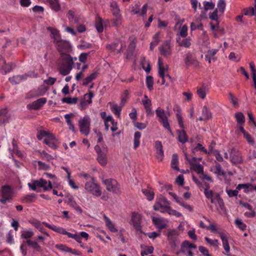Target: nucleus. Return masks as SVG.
<instances>
[{"label": "nucleus", "instance_id": "nucleus-1", "mask_svg": "<svg viewBox=\"0 0 256 256\" xmlns=\"http://www.w3.org/2000/svg\"><path fill=\"white\" fill-rule=\"evenodd\" d=\"M58 43L60 58L64 62L61 64L59 72L60 74L65 76L70 74L74 64L72 58L68 54L72 51V47L68 42L60 40Z\"/></svg>", "mask_w": 256, "mask_h": 256}, {"label": "nucleus", "instance_id": "nucleus-2", "mask_svg": "<svg viewBox=\"0 0 256 256\" xmlns=\"http://www.w3.org/2000/svg\"><path fill=\"white\" fill-rule=\"evenodd\" d=\"M186 159L191 166L190 170H194L198 174L202 175L200 176V178H201L202 180H206L212 182H213V180L210 176H207L206 174H204V166L202 164L199 163L193 162L192 160L188 158L187 156H186Z\"/></svg>", "mask_w": 256, "mask_h": 256}, {"label": "nucleus", "instance_id": "nucleus-3", "mask_svg": "<svg viewBox=\"0 0 256 256\" xmlns=\"http://www.w3.org/2000/svg\"><path fill=\"white\" fill-rule=\"evenodd\" d=\"M102 182L106 185V188L108 191L116 194H120V185L116 180L108 178L103 180Z\"/></svg>", "mask_w": 256, "mask_h": 256}, {"label": "nucleus", "instance_id": "nucleus-4", "mask_svg": "<svg viewBox=\"0 0 256 256\" xmlns=\"http://www.w3.org/2000/svg\"><path fill=\"white\" fill-rule=\"evenodd\" d=\"M80 130L82 134L87 136L90 131V118L88 116H84L78 121Z\"/></svg>", "mask_w": 256, "mask_h": 256}, {"label": "nucleus", "instance_id": "nucleus-5", "mask_svg": "<svg viewBox=\"0 0 256 256\" xmlns=\"http://www.w3.org/2000/svg\"><path fill=\"white\" fill-rule=\"evenodd\" d=\"M84 188L89 192L96 196H100L102 194L100 186L94 182V178H92V181L86 183Z\"/></svg>", "mask_w": 256, "mask_h": 256}, {"label": "nucleus", "instance_id": "nucleus-6", "mask_svg": "<svg viewBox=\"0 0 256 256\" xmlns=\"http://www.w3.org/2000/svg\"><path fill=\"white\" fill-rule=\"evenodd\" d=\"M156 114L157 117L158 118L159 122L162 124L164 127H169V122H168V118L164 110L158 107L156 110Z\"/></svg>", "mask_w": 256, "mask_h": 256}, {"label": "nucleus", "instance_id": "nucleus-7", "mask_svg": "<svg viewBox=\"0 0 256 256\" xmlns=\"http://www.w3.org/2000/svg\"><path fill=\"white\" fill-rule=\"evenodd\" d=\"M94 150L97 153V160L102 166H105L107 164L108 160L106 154L103 152L98 145L94 146Z\"/></svg>", "mask_w": 256, "mask_h": 256}, {"label": "nucleus", "instance_id": "nucleus-8", "mask_svg": "<svg viewBox=\"0 0 256 256\" xmlns=\"http://www.w3.org/2000/svg\"><path fill=\"white\" fill-rule=\"evenodd\" d=\"M142 216L138 212H132V222L133 226L136 231H140Z\"/></svg>", "mask_w": 256, "mask_h": 256}, {"label": "nucleus", "instance_id": "nucleus-9", "mask_svg": "<svg viewBox=\"0 0 256 256\" xmlns=\"http://www.w3.org/2000/svg\"><path fill=\"white\" fill-rule=\"evenodd\" d=\"M160 52L164 56H170L172 54V48L170 42L168 40L164 41L159 47Z\"/></svg>", "mask_w": 256, "mask_h": 256}, {"label": "nucleus", "instance_id": "nucleus-10", "mask_svg": "<svg viewBox=\"0 0 256 256\" xmlns=\"http://www.w3.org/2000/svg\"><path fill=\"white\" fill-rule=\"evenodd\" d=\"M46 102V98H40L27 106L29 110H36L40 109Z\"/></svg>", "mask_w": 256, "mask_h": 256}, {"label": "nucleus", "instance_id": "nucleus-11", "mask_svg": "<svg viewBox=\"0 0 256 256\" xmlns=\"http://www.w3.org/2000/svg\"><path fill=\"white\" fill-rule=\"evenodd\" d=\"M184 62L186 67L191 66H193L196 68L199 67V62L193 58L192 54L190 52L186 54Z\"/></svg>", "mask_w": 256, "mask_h": 256}, {"label": "nucleus", "instance_id": "nucleus-12", "mask_svg": "<svg viewBox=\"0 0 256 256\" xmlns=\"http://www.w3.org/2000/svg\"><path fill=\"white\" fill-rule=\"evenodd\" d=\"M155 148L156 150V157L160 162H162L164 159V152L163 146L161 142L156 140L155 142Z\"/></svg>", "mask_w": 256, "mask_h": 256}, {"label": "nucleus", "instance_id": "nucleus-13", "mask_svg": "<svg viewBox=\"0 0 256 256\" xmlns=\"http://www.w3.org/2000/svg\"><path fill=\"white\" fill-rule=\"evenodd\" d=\"M55 246L57 249L59 250L68 252H70L72 254L76 256H81L82 254L80 251L76 250V249H72V248L67 246L65 244H56V245Z\"/></svg>", "mask_w": 256, "mask_h": 256}, {"label": "nucleus", "instance_id": "nucleus-14", "mask_svg": "<svg viewBox=\"0 0 256 256\" xmlns=\"http://www.w3.org/2000/svg\"><path fill=\"white\" fill-rule=\"evenodd\" d=\"M160 206L161 208H164V210H161L162 212H167L170 215L175 216L176 217H180L182 216L181 213L177 212L176 210H173L168 206H164L162 204H160V202L157 203Z\"/></svg>", "mask_w": 256, "mask_h": 256}, {"label": "nucleus", "instance_id": "nucleus-15", "mask_svg": "<svg viewBox=\"0 0 256 256\" xmlns=\"http://www.w3.org/2000/svg\"><path fill=\"white\" fill-rule=\"evenodd\" d=\"M230 158L231 162L234 164H240L242 161L240 154L234 149L230 152Z\"/></svg>", "mask_w": 256, "mask_h": 256}, {"label": "nucleus", "instance_id": "nucleus-16", "mask_svg": "<svg viewBox=\"0 0 256 256\" xmlns=\"http://www.w3.org/2000/svg\"><path fill=\"white\" fill-rule=\"evenodd\" d=\"M48 90V88L46 86L42 85L40 86L38 89L32 90L30 92V96L34 97L43 96L45 94Z\"/></svg>", "mask_w": 256, "mask_h": 256}, {"label": "nucleus", "instance_id": "nucleus-17", "mask_svg": "<svg viewBox=\"0 0 256 256\" xmlns=\"http://www.w3.org/2000/svg\"><path fill=\"white\" fill-rule=\"evenodd\" d=\"M184 38V39L181 40L180 36H177L176 38V42L180 47L189 48L191 46L192 38L190 36Z\"/></svg>", "mask_w": 256, "mask_h": 256}, {"label": "nucleus", "instance_id": "nucleus-18", "mask_svg": "<svg viewBox=\"0 0 256 256\" xmlns=\"http://www.w3.org/2000/svg\"><path fill=\"white\" fill-rule=\"evenodd\" d=\"M218 234H219V236L222 240L223 247H224V248L226 252L227 253L230 252V247L229 246V244H228V240L226 235L224 233L222 232H218Z\"/></svg>", "mask_w": 256, "mask_h": 256}, {"label": "nucleus", "instance_id": "nucleus-19", "mask_svg": "<svg viewBox=\"0 0 256 256\" xmlns=\"http://www.w3.org/2000/svg\"><path fill=\"white\" fill-rule=\"evenodd\" d=\"M152 221L156 227L160 230L167 227V224L163 222L161 218L153 217Z\"/></svg>", "mask_w": 256, "mask_h": 256}, {"label": "nucleus", "instance_id": "nucleus-20", "mask_svg": "<svg viewBox=\"0 0 256 256\" xmlns=\"http://www.w3.org/2000/svg\"><path fill=\"white\" fill-rule=\"evenodd\" d=\"M119 42H114L111 44H108L106 45V48L108 50H111L112 52H114L117 54L121 53L122 51L123 45L122 44H120V49H117V48L119 46Z\"/></svg>", "mask_w": 256, "mask_h": 256}, {"label": "nucleus", "instance_id": "nucleus-21", "mask_svg": "<svg viewBox=\"0 0 256 256\" xmlns=\"http://www.w3.org/2000/svg\"><path fill=\"white\" fill-rule=\"evenodd\" d=\"M49 4L50 8L56 12L60 11L61 6L59 2V0H46Z\"/></svg>", "mask_w": 256, "mask_h": 256}, {"label": "nucleus", "instance_id": "nucleus-22", "mask_svg": "<svg viewBox=\"0 0 256 256\" xmlns=\"http://www.w3.org/2000/svg\"><path fill=\"white\" fill-rule=\"evenodd\" d=\"M176 132L178 134V140L180 142L184 144L188 141V136L184 129L177 130Z\"/></svg>", "mask_w": 256, "mask_h": 256}, {"label": "nucleus", "instance_id": "nucleus-23", "mask_svg": "<svg viewBox=\"0 0 256 256\" xmlns=\"http://www.w3.org/2000/svg\"><path fill=\"white\" fill-rule=\"evenodd\" d=\"M1 193L2 196L12 197V190L10 186L7 184L4 185L2 187Z\"/></svg>", "mask_w": 256, "mask_h": 256}, {"label": "nucleus", "instance_id": "nucleus-24", "mask_svg": "<svg viewBox=\"0 0 256 256\" xmlns=\"http://www.w3.org/2000/svg\"><path fill=\"white\" fill-rule=\"evenodd\" d=\"M98 74L96 72L91 74L89 76L84 79L82 84V86H87L90 82L96 78Z\"/></svg>", "mask_w": 256, "mask_h": 256}, {"label": "nucleus", "instance_id": "nucleus-25", "mask_svg": "<svg viewBox=\"0 0 256 256\" xmlns=\"http://www.w3.org/2000/svg\"><path fill=\"white\" fill-rule=\"evenodd\" d=\"M160 32H157L152 37V41L150 44V50H153L154 48L156 47L160 42Z\"/></svg>", "mask_w": 256, "mask_h": 256}, {"label": "nucleus", "instance_id": "nucleus-26", "mask_svg": "<svg viewBox=\"0 0 256 256\" xmlns=\"http://www.w3.org/2000/svg\"><path fill=\"white\" fill-rule=\"evenodd\" d=\"M158 74L160 77H164V72L165 70H168V66H166V68H164L163 66V64L160 58H158Z\"/></svg>", "mask_w": 256, "mask_h": 256}, {"label": "nucleus", "instance_id": "nucleus-27", "mask_svg": "<svg viewBox=\"0 0 256 256\" xmlns=\"http://www.w3.org/2000/svg\"><path fill=\"white\" fill-rule=\"evenodd\" d=\"M26 242L29 246L32 248L34 250L38 252H42V248L41 246L36 242L32 241L30 240H28L26 241Z\"/></svg>", "mask_w": 256, "mask_h": 256}, {"label": "nucleus", "instance_id": "nucleus-28", "mask_svg": "<svg viewBox=\"0 0 256 256\" xmlns=\"http://www.w3.org/2000/svg\"><path fill=\"white\" fill-rule=\"evenodd\" d=\"M135 48L136 44L134 42H132L128 46L126 52L125 53L126 58L128 59L132 56Z\"/></svg>", "mask_w": 256, "mask_h": 256}, {"label": "nucleus", "instance_id": "nucleus-29", "mask_svg": "<svg viewBox=\"0 0 256 256\" xmlns=\"http://www.w3.org/2000/svg\"><path fill=\"white\" fill-rule=\"evenodd\" d=\"M178 156L176 154H174L172 156V162H171V167L172 169L179 171L180 169L178 166Z\"/></svg>", "mask_w": 256, "mask_h": 256}, {"label": "nucleus", "instance_id": "nucleus-30", "mask_svg": "<svg viewBox=\"0 0 256 256\" xmlns=\"http://www.w3.org/2000/svg\"><path fill=\"white\" fill-rule=\"evenodd\" d=\"M111 10L114 16H118L120 15V8L118 5L117 2L116 1H113L110 3Z\"/></svg>", "mask_w": 256, "mask_h": 256}, {"label": "nucleus", "instance_id": "nucleus-31", "mask_svg": "<svg viewBox=\"0 0 256 256\" xmlns=\"http://www.w3.org/2000/svg\"><path fill=\"white\" fill-rule=\"evenodd\" d=\"M242 15L252 16L256 15V9L254 7H248L244 8L242 11Z\"/></svg>", "mask_w": 256, "mask_h": 256}, {"label": "nucleus", "instance_id": "nucleus-32", "mask_svg": "<svg viewBox=\"0 0 256 256\" xmlns=\"http://www.w3.org/2000/svg\"><path fill=\"white\" fill-rule=\"evenodd\" d=\"M104 220L106 222V226L108 228V229L112 232H114L118 231V230L114 228V225L110 220L109 218L106 217L105 215L104 216Z\"/></svg>", "mask_w": 256, "mask_h": 256}, {"label": "nucleus", "instance_id": "nucleus-33", "mask_svg": "<svg viewBox=\"0 0 256 256\" xmlns=\"http://www.w3.org/2000/svg\"><path fill=\"white\" fill-rule=\"evenodd\" d=\"M95 26L97 31L99 33L103 32L104 27L102 24V20L100 16H97L96 18Z\"/></svg>", "mask_w": 256, "mask_h": 256}, {"label": "nucleus", "instance_id": "nucleus-34", "mask_svg": "<svg viewBox=\"0 0 256 256\" xmlns=\"http://www.w3.org/2000/svg\"><path fill=\"white\" fill-rule=\"evenodd\" d=\"M141 136V134L139 132H136L134 134V148L136 150L139 146L140 144V138Z\"/></svg>", "mask_w": 256, "mask_h": 256}, {"label": "nucleus", "instance_id": "nucleus-35", "mask_svg": "<svg viewBox=\"0 0 256 256\" xmlns=\"http://www.w3.org/2000/svg\"><path fill=\"white\" fill-rule=\"evenodd\" d=\"M36 187L42 188L44 190H48V188L46 186L47 181L43 178H40L39 180H34Z\"/></svg>", "mask_w": 256, "mask_h": 256}, {"label": "nucleus", "instance_id": "nucleus-36", "mask_svg": "<svg viewBox=\"0 0 256 256\" xmlns=\"http://www.w3.org/2000/svg\"><path fill=\"white\" fill-rule=\"evenodd\" d=\"M48 29L50 30L51 34L52 35V38H54L55 41H56L57 42H58L60 40V34L59 32L56 30L50 27L48 28Z\"/></svg>", "mask_w": 256, "mask_h": 256}, {"label": "nucleus", "instance_id": "nucleus-37", "mask_svg": "<svg viewBox=\"0 0 256 256\" xmlns=\"http://www.w3.org/2000/svg\"><path fill=\"white\" fill-rule=\"evenodd\" d=\"M234 117L238 124H244L245 122V117L242 112L235 114Z\"/></svg>", "mask_w": 256, "mask_h": 256}, {"label": "nucleus", "instance_id": "nucleus-38", "mask_svg": "<svg viewBox=\"0 0 256 256\" xmlns=\"http://www.w3.org/2000/svg\"><path fill=\"white\" fill-rule=\"evenodd\" d=\"M142 192L143 194L146 196L148 200L149 201L152 200L154 198V193L150 190L142 189Z\"/></svg>", "mask_w": 256, "mask_h": 256}, {"label": "nucleus", "instance_id": "nucleus-39", "mask_svg": "<svg viewBox=\"0 0 256 256\" xmlns=\"http://www.w3.org/2000/svg\"><path fill=\"white\" fill-rule=\"evenodd\" d=\"M234 223L239 229L242 230V231H244L246 230V225L244 224L241 220L237 218L235 220Z\"/></svg>", "mask_w": 256, "mask_h": 256}, {"label": "nucleus", "instance_id": "nucleus-40", "mask_svg": "<svg viewBox=\"0 0 256 256\" xmlns=\"http://www.w3.org/2000/svg\"><path fill=\"white\" fill-rule=\"evenodd\" d=\"M40 156L43 159L46 160L48 162L50 161L51 160L56 158V155L54 157H53L50 154L46 152L44 150L40 152Z\"/></svg>", "mask_w": 256, "mask_h": 256}, {"label": "nucleus", "instance_id": "nucleus-41", "mask_svg": "<svg viewBox=\"0 0 256 256\" xmlns=\"http://www.w3.org/2000/svg\"><path fill=\"white\" fill-rule=\"evenodd\" d=\"M218 8H216L212 13L209 16V18L212 20H215L217 22L218 27L219 22L218 21Z\"/></svg>", "mask_w": 256, "mask_h": 256}, {"label": "nucleus", "instance_id": "nucleus-42", "mask_svg": "<svg viewBox=\"0 0 256 256\" xmlns=\"http://www.w3.org/2000/svg\"><path fill=\"white\" fill-rule=\"evenodd\" d=\"M202 114L206 120L212 117L211 112L206 106H203Z\"/></svg>", "mask_w": 256, "mask_h": 256}, {"label": "nucleus", "instance_id": "nucleus-43", "mask_svg": "<svg viewBox=\"0 0 256 256\" xmlns=\"http://www.w3.org/2000/svg\"><path fill=\"white\" fill-rule=\"evenodd\" d=\"M146 84L148 88L150 90H152L153 89V78L151 76H148L146 78Z\"/></svg>", "mask_w": 256, "mask_h": 256}, {"label": "nucleus", "instance_id": "nucleus-44", "mask_svg": "<svg viewBox=\"0 0 256 256\" xmlns=\"http://www.w3.org/2000/svg\"><path fill=\"white\" fill-rule=\"evenodd\" d=\"M204 9L205 11H208L209 10H213L214 8L215 5L214 4L210 2H206L204 1L203 2Z\"/></svg>", "mask_w": 256, "mask_h": 256}, {"label": "nucleus", "instance_id": "nucleus-45", "mask_svg": "<svg viewBox=\"0 0 256 256\" xmlns=\"http://www.w3.org/2000/svg\"><path fill=\"white\" fill-rule=\"evenodd\" d=\"M22 78L23 77L22 76H16L10 78L9 80L12 84H18L22 81Z\"/></svg>", "mask_w": 256, "mask_h": 256}, {"label": "nucleus", "instance_id": "nucleus-46", "mask_svg": "<svg viewBox=\"0 0 256 256\" xmlns=\"http://www.w3.org/2000/svg\"><path fill=\"white\" fill-rule=\"evenodd\" d=\"M14 66H15L12 62L8 63V64H6L2 68L4 71V74L10 72Z\"/></svg>", "mask_w": 256, "mask_h": 256}, {"label": "nucleus", "instance_id": "nucleus-47", "mask_svg": "<svg viewBox=\"0 0 256 256\" xmlns=\"http://www.w3.org/2000/svg\"><path fill=\"white\" fill-rule=\"evenodd\" d=\"M226 2L224 0H219L218 3V10L223 13L225 10L226 8Z\"/></svg>", "mask_w": 256, "mask_h": 256}, {"label": "nucleus", "instance_id": "nucleus-48", "mask_svg": "<svg viewBox=\"0 0 256 256\" xmlns=\"http://www.w3.org/2000/svg\"><path fill=\"white\" fill-rule=\"evenodd\" d=\"M216 171L214 173L219 175L224 176L226 172L222 169V166L220 164H217L215 166Z\"/></svg>", "mask_w": 256, "mask_h": 256}, {"label": "nucleus", "instance_id": "nucleus-49", "mask_svg": "<svg viewBox=\"0 0 256 256\" xmlns=\"http://www.w3.org/2000/svg\"><path fill=\"white\" fill-rule=\"evenodd\" d=\"M62 102H66L68 104H76L78 101L77 98H72L70 97L68 98H64L62 99Z\"/></svg>", "mask_w": 256, "mask_h": 256}, {"label": "nucleus", "instance_id": "nucleus-50", "mask_svg": "<svg viewBox=\"0 0 256 256\" xmlns=\"http://www.w3.org/2000/svg\"><path fill=\"white\" fill-rule=\"evenodd\" d=\"M68 236V238H74L80 244L82 243L81 236L77 234H72L69 232Z\"/></svg>", "mask_w": 256, "mask_h": 256}, {"label": "nucleus", "instance_id": "nucleus-51", "mask_svg": "<svg viewBox=\"0 0 256 256\" xmlns=\"http://www.w3.org/2000/svg\"><path fill=\"white\" fill-rule=\"evenodd\" d=\"M215 198L217 201L218 204L221 210L224 208V202L223 200L220 197L219 194H216Z\"/></svg>", "mask_w": 256, "mask_h": 256}, {"label": "nucleus", "instance_id": "nucleus-52", "mask_svg": "<svg viewBox=\"0 0 256 256\" xmlns=\"http://www.w3.org/2000/svg\"><path fill=\"white\" fill-rule=\"evenodd\" d=\"M176 116L177 118L178 122L179 124V126L182 129L184 128V124L183 122V118L182 116V114L180 112H178L176 114Z\"/></svg>", "mask_w": 256, "mask_h": 256}, {"label": "nucleus", "instance_id": "nucleus-53", "mask_svg": "<svg viewBox=\"0 0 256 256\" xmlns=\"http://www.w3.org/2000/svg\"><path fill=\"white\" fill-rule=\"evenodd\" d=\"M44 142L54 150H56L58 148V146L55 144L54 141H50L48 139H44Z\"/></svg>", "mask_w": 256, "mask_h": 256}, {"label": "nucleus", "instance_id": "nucleus-54", "mask_svg": "<svg viewBox=\"0 0 256 256\" xmlns=\"http://www.w3.org/2000/svg\"><path fill=\"white\" fill-rule=\"evenodd\" d=\"M198 151L203 152L205 154L208 153L207 150L200 144H198L192 150L193 153Z\"/></svg>", "mask_w": 256, "mask_h": 256}, {"label": "nucleus", "instance_id": "nucleus-55", "mask_svg": "<svg viewBox=\"0 0 256 256\" xmlns=\"http://www.w3.org/2000/svg\"><path fill=\"white\" fill-rule=\"evenodd\" d=\"M188 28L186 25L182 26L180 31V36L182 38H186L188 36Z\"/></svg>", "mask_w": 256, "mask_h": 256}, {"label": "nucleus", "instance_id": "nucleus-56", "mask_svg": "<svg viewBox=\"0 0 256 256\" xmlns=\"http://www.w3.org/2000/svg\"><path fill=\"white\" fill-rule=\"evenodd\" d=\"M36 195L35 194H27L24 196L23 198V200L26 202L30 203L34 201V198H36Z\"/></svg>", "mask_w": 256, "mask_h": 256}, {"label": "nucleus", "instance_id": "nucleus-57", "mask_svg": "<svg viewBox=\"0 0 256 256\" xmlns=\"http://www.w3.org/2000/svg\"><path fill=\"white\" fill-rule=\"evenodd\" d=\"M176 237H174V236H168V240L169 244L171 248H174L176 246Z\"/></svg>", "mask_w": 256, "mask_h": 256}, {"label": "nucleus", "instance_id": "nucleus-58", "mask_svg": "<svg viewBox=\"0 0 256 256\" xmlns=\"http://www.w3.org/2000/svg\"><path fill=\"white\" fill-rule=\"evenodd\" d=\"M115 18H114L112 20V24L114 26L118 27L120 26L121 24V16L118 15V16H114Z\"/></svg>", "mask_w": 256, "mask_h": 256}, {"label": "nucleus", "instance_id": "nucleus-59", "mask_svg": "<svg viewBox=\"0 0 256 256\" xmlns=\"http://www.w3.org/2000/svg\"><path fill=\"white\" fill-rule=\"evenodd\" d=\"M38 168L40 170H46L50 168V166L49 165L46 164L45 163H44L41 161H38Z\"/></svg>", "mask_w": 256, "mask_h": 256}, {"label": "nucleus", "instance_id": "nucleus-60", "mask_svg": "<svg viewBox=\"0 0 256 256\" xmlns=\"http://www.w3.org/2000/svg\"><path fill=\"white\" fill-rule=\"evenodd\" d=\"M226 192L229 197L232 198L234 196H238V190L236 188L235 190H226Z\"/></svg>", "mask_w": 256, "mask_h": 256}, {"label": "nucleus", "instance_id": "nucleus-61", "mask_svg": "<svg viewBox=\"0 0 256 256\" xmlns=\"http://www.w3.org/2000/svg\"><path fill=\"white\" fill-rule=\"evenodd\" d=\"M206 241L208 242L210 245L212 246H218V240H211L208 237H205L204 238Z\"/></svg>", "mask_w": 256, "mask_h": 256}, {"label": "nucleus", "instance_id": "nucleus-62", "mask_svg": "<svg viewBox=\"0 0 256 256\" xmlns=\"http://www.w3.org/2000/svg\"><path fill=\"white\" fill-rule=\"evenodd\" d=\"M90 52L82 53L79 56V60L80 62L82 63H85L86 62L88 56Z\"/></svg>", "mask_w": 256, "mask_h": 256}, {"label": "nucleus", "instance_id": "nucleus-63", "mask_svg": "<svg viewBox=\"0 0 256 256\" xmlns=\"http://www.w3.org/2000/svg\"><path fill=\"white\" fill-rule=\"evenodd\" d=\"M33 234L34 233L32 231L26 230L21 234V237L24 239H28L31 238Z\"/></svg>", "mask_w": 256, "mask_h": 256}, {"label": "nucleus", "instance_id": "nucleus-64", "mask_svg": "<svg viewBox=\"0 0 256 256\" xmlns=\"http://www.w3.org/2000/svg\"><path fill=\"white\" fill-rule=\"evenodd\" d=\"M197 94L198 96L202 99H204L206 97V91L205 88H201L197 90Z\"/></svg>", "mask_w": 256, "mask_h": 256}]
</instances>
